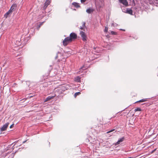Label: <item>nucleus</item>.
<instances>
[{
  "label": "nucleus",
  "mask_w": 158,
  "mask_h": 158,
  "mask_svg": "<svg viewBox=\"0 0 158 158\" xmlns=\"http://www.w3.org/2000/svg\"><path fill=\"white\" fill-rule=\"evenodd\" d=\"M95 4L97 10H99L100 8L104 6L103 0H95Z\"/></svg>",
  "instance_id": "nucleus-1"
},
{
  "label": "nucleus",
  "mask_w": 158,
  "mask_h": 158,
  "mask_svg": "<svg viewBox=\"0 0 158 158\" xmlns=\"http://www.w3.org/2000/svg\"><path fill=\"white\" fill-rule=\"evenodd\" d=\"M72 41V40L70 37H67L63 41V45L64 46H66L69 43L71 42Z\"/></svg>",
  "instance_id": "nucleus-2"
},
{
  "label": "nucleus",
  "mask_w": 158,
  "mask_h": 158,
  "mask_svg": "<svg viewBox=\"0 0 158 158\" xmlns=\"http://www.w3.org/2000/svg\"><path fill=\"white\" fill-rule=\"evenodd\" d=\"M80 34L82 38V40L83 41H86L87 40L86 36L84 32L82 31H80Z\"/></svg>",
  "instance_id": "nucleus-3"
},
{
  "label": "nucleus",
  "mask_w": 158,
  "mask_h": 158,
  "mask_svg": "<svg viewBox=\"0 0 158 158\" xmlns=\"http://www.w3.org/2000/svg\"><path fill=\"white\" fill-rule=\"evenodd\" d=\"M9 124V123H5L4 125L1 128V131H5L8 127V125Z\"/></svg>",
  "instance_id": "nucleus-4"
},
{
  "label": "nucleus",
  "mask_w": 158,
  "mask_h": 158,
  "mask_svg": "<svg viewBox=\"0 0 158 158\" xmlns=\"http://www.w3.org/2000/svg\"><path fill=\"white\" fill-rule=\"evenodd\" d=\"M50 1L49 0H46L44 4V6L43 7V9L45 10L47 7L50 4Z\"/></svg>",
  "instance_id": "nucleus-5"
},
{
  "label": "nucleus",
  "mask_w": 158,
  "mask_h": 158,
  "mask_svg": "<svg viewBox=\"0 0 158 158\" xmlns=\"http://www.w3.org/2000/svg\"><path fill=\"white\" fill-rule=\"evenodd\" d=\"M77 35L75 33H71L70 35V38L73 40V39H75L77 38Z\"/></svg>",
  "instance_id": "nucleus-6"
},
{
  "label": "nucleus",
  "mask_w": 158,
  "mask_h": 158,
  "mask_svg": "<svg viewBox=\"0 0 158 158\" xmlns=\"http://www.w3.org/2000/svg\"><path fill=\"white\" fill-rule=\"evenodd\" d=\"M123 12L125 13L129 14L131 15H132L133 13V11L132 10L128 8H127L125 11L123 10Z\"/></svg>",
  "instance_id": "nucleus-7"
},
{
  "label": "nucleus",
  "mask_w": 158,
  "mask_h": 158,
  "mask_svg": "<svg viewBox=\"0 0 158 158\" xmlns=\"http://www.w3.org/2000/svg\"><path fill=\"white\" fill-rule=\"evenodd\" d=\"M119 2L122 3L123 5L125 6H127L128 5V3L127 0H118Z\"/></svg>",
  "instance_id": "nucleus-8"
},
{
  "label": "nucleus",
  "mask_w": 158,
  "mask_h": 158,
  "mask_svg": "<svg viewBox=\"0 0 158 158\" xmlns=\"http://www.w3.org/2000/svg\"><path fill=\"white\" fill-rule=\"evenodd\" d=\"M125 138L124 137H123L122 138H120L118 140V141L115 143V145L119 144L120 143L122 142H123L124 139Z\"/></svg>",
  "instance_id": "nucleus-9"
},
{
  "label": "nucleus",
  "mask_w": 158,
  "mask_h": 158,
  "mask_svg": "<svg viewBox=\"0 0 158 158\" xmlns=\"http://www.w3.org/2000/svg\"><path fill=\"white\" fill-rule=\"evenodd\" d=\"M55 96V95H54V96H49L47 98H46V99L44 100V102H46L47 101H49L50 100H51V99H52Z\"/></svg>",
  "instance_id": "nucleus-10"
},
{
  "label": "nucleus",
  "mask_w": 158,
  "mask_h": 158,
  "mask_svg": "<svg viewBox=\"0 0 158 158\" xmlns=\"http://www.w3.org/2000/svg\"><path fill=\"white\" fill-rule=\"evenodd\" d=\"M94 11V9L92 8H89L86 10V12L88 14H90Z\"/></svg>",
  "instance_id": "nucleus-11"
},
{
  "label": "nucleus",
  "mask_w": 158,
  "mask_h": 158,
  "mask_svg": "<svg viewBox=\"0 0 158 158\" xmlns=\"http://www.w3.org/2000/svg\"><path fill=\"white\" fill-rule=\"evenodd\" d=\"M16 4H13L12 5L10 10H11V11L12 12L13 10L16 8Z\"/></svg>",
  "instance_id": "nucleus-12"
},
{
  "label": "nucleus",
  "mask_w": 158,
  "mask_h": 158,
  "mask_svg": "<svg viewBox=\"0 0 158 158\" xmlns=\"http://www.w3.org/2000/svg\"><path fill=\"white\" fill-rule=\"evenodd\" d=\"M72 4L75 7H76V8H78L79 7H80V6L79 5L78 3L76 2H74Z\"/></svg>",
  "instance_id": "nucleus-13"
},
{
  "label": "nucleus",
  "mask_w": 158,
  "mask_h": 158,
  "mask_svg": "<svg viewBox=\"0 0 158 158\" xmlns=\"http://www.w3.org/2000/svg\"><path fill=\"white\" fill-rule=\"evenodd\" d=\"M12 12L11 11V10H9L4 15V16L6 18H7L8 15Z\"/></svg>",
  "instance_id": "nucleus-14"
},
{
  "label": "nucleus",
  "mask_w": 158,
  "mask_h": 158,
  "mask_svg": "<svg viewBox=\"0 0 158 158\" xmlns=\"http://www.w3.org/2000/svg\"><path fill=\"white\" fill-rule=\"evenodd\" d=\"M85 23L83 22L82 23V26L80 27V29L81 30H83L85 27Z\"/></svg>",
  "instance_id": "nucleus-15"
},
{
  "label": "nucleus",
  "mask_w": 158,
  "mask_h": 158,
  "mask_svg": "<svg viewBox=\"0 0 158 158\" xmlns=\"http://www.w3.org/2000/svg\"><path fill=\"white\" fill-rule=\"evenodd\" d=\"M75 81L78 82H79L80 81V77L78 76L75 78Z\"/></svg>",
  "instance_id": "nucleus-16"
},
{
  "label": "nucleus",
  "mask_w": 158,
  "mask_h": 158,
  "mask_svg": "<svg viewBox=\"0 0 158 158\" xmlns=\"http://www.w3.org/2000/svg\"><path fill=\"white\" fill-rule=\"evenodd\" d=\"M146 99H142L141 100H139V101H138V102H145L146 101Z\"/></svg>",
  "instance_id": "nucleus-17"
},
{
  "label": "nucleus",
  "mask_w": 158,
  "mask_h": 158,
  "mask_svg": "<svg viewBox=\"0 0 158 158\" xmlns=\"http://www.w3.org/2000/svg\"><path fill=\"white\" fill-rule=\"evenodd\" d=\"M141 110V108L139 107H137L136 109H135L134 111L135 112L137 111H140Z\"/></svg>",
  "instance_id": "nucleus-18"
},
{
  "label": "nucleus",
  "mask_w": 158,
  "mask_h": 158,
  "mask_svg": "<svg viewBox=\"0 0 158 158\" xmlns=\"http://www.w3.org/2000/svg\"><path fill=\"white\" fill-rule=\"evenodd\" d=\"M81 93L80 92L76 93L74 94L75 97H76L77 95H79Z\"/></svg>",
  "instance_id": "nucleus-19"
},
{
  "label": "nucleus",
  "mask_w": 158,
  "mask_h": 158,
  "mask_svg": "<svg viewBox=\"0 0 158 158\" xmlns=\"http://www.w3.org/2000/svg\"><path fill=\"white\" fill-rule=\"evenodd\" d=\"M110 33L112 35H116L117 34L116 32L113 31H111Z\"/></svg>",
  "instance_id": "nucleus-20"
},
{
  "label": "nucleus",
  "mask_w": 158,
  "mask_h": 158,
  "mask_svg": "<svg viewBox=\"0 0 158 158\" xmlns=\"http://www.w3.org/2000/svg\"><path fill=\"white\" fill-rule=\"evenodd\" d=\"M44 23V22L41 23L39 25L38 27V29L39 30V28Z\"/></svg>",
  "instance_id": "nucleus-21"
},
{
  "label": "nucleus",
  "mask_w": 158,
  "mask_h": 158,
  "mask_svg": "<svg viewBox=\"0 0 158 158\" xmlns=\"http://www.w3.org/2000/svg\"><path fill=\"white\" fill-rule=\"evenodd\" d=\"M111 25L115 27H116L117 25V24L116 23H113Z\"/></svg>",
  "instance_id": "nucleus-22"
},
{
  "label": "nucleus",
  "mask_w": 158,
  "mask_h": 158,
  "mask_svg": "<svg viewBox=\"0 0 158 158\" xmlns=\"http://www.w3.org/2000/svg\"><path fill=\"white\" fill-rule=\"evenodd\" d=\"M108 28L107 27H105L104 29V31L105 32H107L108 31Z\"/></svg>",
  "instance_id": "nucleus-23"
},
{
  "label": "nucleus",
  "mask_w": 158,
  "mask_h": 158,
  "mask_svg": "<svg viewBox=\"0 0 158 158\" xmlns=\"http://www.w3.org/2000/svg\"><path fill=\"white\" fill-rule=\"evenodd\" d=\"M114 129H113L112 130H110V131H108V132H107V133H109L110 132H112L113 131H114Z\"/></svg>",
  "instance_id": "nucleus-24"
},
{
  "label": "nucleus",
  "mask_w": 158,
  "mask_h": 158,
  "mask_svg": "<svg viewBox=\"0 0 158 158\" xmlns=\"http://www.w3.org/2000/svg\"><path fill=\"white\" fill-rule=\"evenodd\" d=\"M86 0H81V3L84 2Z\"/></svg>",
  "instance_id": "nucleus-25"
},
{
  "label": "nucleus",
  "mask_w": 158,
  "mask_h": 158,
  "mask_svg": "<svg viewBox=\"0 0 158 158\" xmlns=\"http://www.w3.org/2000/svg\"><path fill=\"white\" fill-rule=\"evenodd\" d=\"M14 124H12L10 126V128H12L13 127H14Z\"/></svg>",
  "instance_id": "nucleus-26"
},
{
  "label": "nucleus",
  "mask_w": 158,
  "mask_h": 158,
  "mask_svg": "<svg viewBox=\"0 0 158 158\" xmlns=\"http://www.w3.org/2000/svg\"><path fill=\"white\" fill-rule=\"evenodd\" d=\"M81 69L84 70V68L83 67H81Z\"/></svg>",
  "instance_id": "nucleus-27"
},
{
  "label": "nucleus",
  "mask_w": 158,
  "mask_h": 158,
  "mask_svg": "<svg viewBox=\"0 0 158 158\" xmlns=\"http://www.w3.org/2000/svg\"><path fill=\"white\" fill-rule=\"evenodd\" d=\"M126 10L125 9H123L122 10V11H123V10H124V11H125Z\"/></svg>",
  "instance_id": "nucleus-28"
},
{
  "label": "nucleus",
  "mask_w": 158,
  "mask_h": 158,
  "mask_svg": "<svg viewBox=\"0 0 158 158\" xmlns=\"http://www.w3.org/2000/svg\"><path fill=\"white\" fill-rule=\"evenodd\" d=\"M120 30H123V31H125V30H123V29H120Z\"/></svg>",
  "instance_id": "nucleus-29"
},
{
  "label": "nucleus",
  "mask_w": 158,
  "mask_h": 158,
  "mask_svg": "<svg viewBox=\"0 0 158 158\" xmlns=\"http://www.w3.org/2000/svg\"><path fill=\"white\" fill-rule=\"evenodd\" d=\"M57 57H58L57 56H56V58H55L56 59L57 58Z\"/></svg>",
  "instance_id": "nucleus-30"
},
{
  "label": "nucleus",
  "mask_w": 158,
  "mask_h": 158,
  "mask_svg": "<svg viewBox=\"0 0 158 158\" xmlns=\"http://www.w3.org/2000/svg\"><path fill=\"white\" fill-rule=\"evenodd\" d=\"M68 86H68V85H66V87H66V88H68Z\"/></svg>",
  "instance_id": "nucleus-31"
},
{
  "label": "nucleus",
  "mask_w": 158,
  "mask_h": 158,
  "mask_svg": "<svg viewBox=\"0 0 158 158\" xmlns=\"http://www.w3.org/2000/svg\"><path fill=\"white\" fill-rule=\"evenodd\" d=\"M26 141H24L23 142V143H25L26 142Z\"/></svg>",
  "instance_id": "nucleus-32"
},
{
  "label": "nucleus",
  "mask_w": 158,
  "mask_h": 158,
  "mask_svg": "<svg viewBox=\"0 0 158 158\" xmlns=\"http://www.w3.org/2000/svg\"><path fill=\"white\" fill-rule=\"evenodd\" d=\"M157 129L158 130V129Z\"/></svg>",
  "instance_id": "nucleus-33"
}]
</instances>
